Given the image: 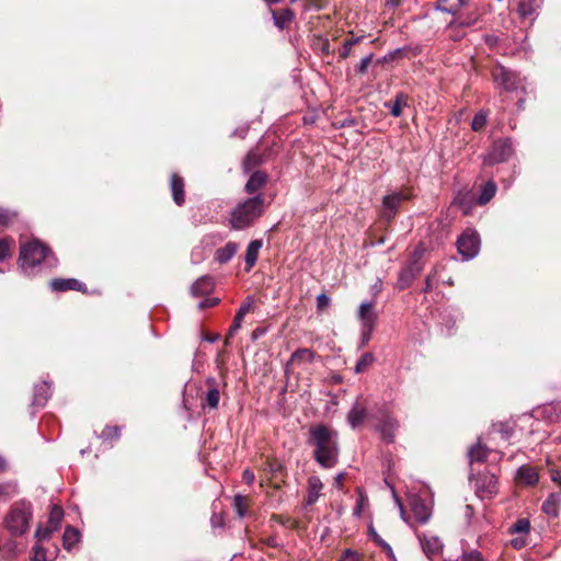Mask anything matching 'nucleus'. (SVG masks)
<instances>
[{"instance_id":"obj_1","label":"nucleus","mask_w":561,"mask_h":561,"mask_svg":"<svg viewBox=\"0 0 561 561\" xmlns=\"http://www.w3.org/2000/svg\"><path fill=\"white\" fill-rule=\"evenodd\" d=\"M307 444L312 447L313 459L324 469L333 468L339 461V433L324 423L310 425Z\"/></svg>"},{"instance_id":"obj_2","label":"nucleus","mask_w":561,"mask_h":561,"mask_svg":"<svg viewBox=\"0 0 561 561\" xmlns=\"http://www.w3.org/2000/svg\"><path fill=\"white\" fill-rule=\"evenodd\" d=\"M265 211V198L262 194L248 197L237 204L230 214V225L234 230H243L255 224Z\"/></svg>"},{"instance_id":"obj_3","label":"nucleus","mask_w":561,"mask_h":561,"mask_svg":"<svg viewBox=\"0 0 561 561\" xmlns=\"http://www.w3.org/2000/svg\"><path fill=\"white\" fill-rule=\"evenodd\" d=\"M413 197L412 190L410 187H403L399 191H394L382 198L381 208L379 211L380 218L387 225H390L397 214L399 213L401 205L410 201Z\"/></svg>"},{"instance_id":"obj_4","label":"nucleus","mask_w":561,"mask_h":561,"mask_svg":"<svg viewBox=\"0 0 561 561\" xmlns=\"http://www.w3.org/2000/svg\"><path fill=\"white\" fill-rule=\"evenodd\" d=\"M31 518L30 508L15 503L5 516L4 525L12 536L20 537L27 533Z\"/></svg>"},{"instance_id":"obj_5","label":"nucleus","mask_w":561,"mask_h":561,"mask_svg":"<svg viewBox=\"0 0 561 561\" xmlns=\"http://www.w3.org/2000/svg\"><path fill=\"white\" fill-rule=\"evenodd\" d=\"M50 253L49 247L34 239L21 244L19 261L22 267H34L39 265Z\"/></svg>"},{"instance_id":"obj_6","label":"nucleus","mask_w":561,"mask_h":561,"mask_svg":"<svg viewBox=\"0 0 561 561\" xmlns=\"http://www.w3.org/2000/svg\"><path fill=\"white\" fill-rule=\"evenodd\" d=\"M470 480L474 481L476 494L481 500L493 499L499 493V479L494 473L483 471L471 474Z\"/></svg>"},{"instance_id":"obj_7","label":"nucleus","mask_w":561,"mask_h":561,"mask_svg":"<svg viewBox=\"0 0 561 561\" xmlns=\"http://www.w3.org/2000/svg\"><path fill=\"white\" fill-rule=\"evenodd\" d=\"M490 73L493 82L507 92L517 90L518 85L520 84L519 75L499 62L492 65Z\"/></svg>"},{"instance_id":"obj_8","label":"nucleus","mask_w":561,"mask_h":561,"mask_svg":"<svg viewBox=\"0 0 561 561\" xmlns=\"http://www.w3.org/2000/svg\"><path fill=\"white\" fill-rule=\"evenodd\" d=\"M513 154V144L511 139L504 138L493 142L489 154L484 159L486 165H494L507 161Z\"/></svg>"},{"instance_id":"obj_9","label":"nucleus","mask_w":561,"mask_h":561,"mask_svg":"<svg viewBox=\"0 0 561 561\" xmlns=\"http://www.w3.org/2000/svg\"><path fill=\"white\" fill-rule=\"evenodd\" d=\"M479 245V234L472 230H466L457 240L458 251L467 260L478 254Z\"/></svg>"},{"instance_id":"obj_10","label":"nucleus","mask_w":561,"mask_h":561,"mask_svg":"<svg viewBox=\"0 0 561 561\" xmlns=\"http://www.w3.org/2000/svg\"><path fill=\"white\" fill-rule=\"evenodd\" d=\"M399 428V422L389 412L382 411L378 421V430L381 438L387 444L394 442L396 432Z\"/></svg>"},{"instance_id":"obj_11","label":"nucleus","mask_w":561,"mask_h":561,"mask_svg":"<svg viewBox=\"0 0 561 561\" xmlns=\"http://www.w3.org/2000/svg\"><path fill=\"white\" fill-rule=\"evenodd\" d=\"M424 268V263L410 262L405 267H403L398 276L397 288L399 290H404L409 288L414 279L420 275V273Z\"/></svg>"},{"instance_id":"obj_12","label":"nucleus","mask_w":561,"mask_h":561,"mask_svg":"<svg viewBox=\"0 0 561 561\" xmlns=\"http://www.w3.org/2000/svg\"><path fill=\"white\" fill-rule=\"evenodd\" d=\"M409 505L414 519L419 524L424 525L428 522L432 515V508L425 500L414 495L409 499Z\"/></svg>"},{"instance_id":"obj_13","label":"nucleus","mask_w":561,"mask_h":561,"mask_svg":"<svg viewBox=\"0 0 561 561\" xmlns=\"http://www.w3.org/2000/svg\"><path fill=\"white\" fill-rule=\"evenodd\" d=\"M206 385L208 387V390L205 393V396L201 397L202 408L204 410L206 408H209L210 410H216L218 408L219 400H220L218 382H217L216 378L208 377L206 379Z\"/></svg>"},{"instance_id":"obj_14","label":"nucleus","mask_w":561,"mask_h":561,"mask_svg":"<svg viewBox=\"0 0 561 561\" xmlns=\"http://www.w3.org/2000/svg\"><path fill=\"white\" fill-rule=\"evenodd\" d=\"M419 540L421 542L423 552L428 559L434 560L440 556L443 551V543L438 537L421 534L419 535Z\"/></svg>"},{"instance_id":"obj_15","label":"nucleus","mask_w":561,"mask_h":561,"mask_svg":"<svg viewBox=\"0 0 561 561\" xmlns=\"http://www.w3.org/2000/svg\"><path fill=\"white\" fill-rule=\"evenodd\" d=\"M49 287L53 291H68L75 290L87 293V285L76 278H54L49 282Z\"/></svg>"},{"instance_id":"obj_16","label":"nucleus","mask_w":561,"mask_h":561,"mask_svg":"<svg viewBox=\"0 0 561 561\" xmlns=\"http://www.w3.org/2000/svg\"><path fill=\"white\" fill-rule=\"evenodd\" d=\"M268 175L265 171H253L244 185V192L253 195L264 188L267 184Z\"/></svg>"},{"instance_id":"obj_17","label":"nucleus","mask_w":561,"mask_h":561,"mask_svg":"<svg viewBox=\"0 0 561 561\" xmlns=\"http://www.w3.org/2000/svg\"><path fill=\"white\" fill-rule=\"evenodd\" d=\"M515 480L525 486H534L539 481V473L535 467L524 465L516 471Z\"/></svg>"},{"instance_id":"obj_18","label":"nucleus","mask_w":561,"mask_h":561,"mask_svg":"<svg viewBox=\"0 0 561 561\" xmlns=\"http://www.w3.org/2000/svg\"><path fill=\"white\" fill-rule=\"evenodd\" d=\"M322 489L323 483L318 476L309 477L307 483V496L304 500V505L306 507L313 505L319 500Z\"/></svg>"},{"instance_id":"obj_19","label":"nucleus","mask_w":561,"mask_h":561,"mask_svg":"<svg viewBox=\"0 0 561 561\" xmlns=\"http://www.w3.org/2000/svg\"><path fill=\"white\" fill-rule=\"evenodd\" d=\"M170 186L173 202L178 206H182L185 203L184 179L178 173H172L170 179Z\"/></svg>"},{"instance_id":"obj_20","label":"nucleus","mask_w":561,"mask_h":561,"mask_svg":"<svg viewBox=\"0 0 561 561\" xmlns=\"http://www.w3.org/2000/svg\"><path fill=\"white\" fill-rule=\"evenodd\" d=\"M368 417V412L366 407L356 401L350 412L347 413V422L352 428H356L364 423V421Z\"/></svg>"},{"instance_id":"obj_21","label":"nucleus","mask_w":561,"mask_h":561,"mask_svg":"<svg viewBox=\"0 0 561 561\" xmlns=\"http://www.w3.org/2000/svg\"><path fill=\"white\" fill-rule=\"evenodd\" d=\"M215 287V283L211 276L205 275L199 277L192 286L191 294L195 297H202L209 295Z\"/></svg>"},{"instance_id":"obj_22","label":"nucleus","mask_w":561,"mask_h":561,"mask_svg":"<svg viewBox=\"0 0 561 561\" xmlns=\"http://www.w3.org/2000/svg\"><path fill=\"white\" fill-rule=\"evenodd\" d=\"M561 507V491L551 493L542 503L541 511L553 518L559 516Z\"/></svg>"},{"instance_id":"obj_23","label":"nucleus","mask_w":561,"mask_h":561,"mask_svg":"<svg viewBox=\"0 0 561 561\" xmlns=\"http://www.w3.org/2000/svg\"><path fill=\"white\" fill-rule=\"evenodd\" d=\"M266 161V156L257 150H251L244 157L241 168L244 173L252 172L255 168L262 165Z\"/></svg>"},{"instance_id":"obj_24","label":"nucleus","mask_w":561,"mask_h":561,"mask_svg":"<svg viewBox=\"0 0 561 561\" xmlns=\"http://www.w3.org/2000/svg\"><path fill=\"white\" fill-rule=\"evenodd\" d=\"M306 522L305 523H301L300 520L298 519H294L287 515H283V514H273L271 516V519L283 525V526H286L293 530H306L307 527H308V523L311 520V518L309 516H306Z\"/></svg>"},{"instance_id":"obj_25","label":"nucleus","mask_w":561,"mask_h":561,"mask_svg":"<svg viewBox=\"0 0 561 561\" xmlns=\"http://www.w3.org/2000/svg\"><path fill=\"white\" fill-rule=\"evenodd\" d=\"M490 451V448H488V446L482 444L481 439H479L477 444L471 446L468 450L470 466H472L474 462H485Z\"/></svg>"},{"instance_id":"obj_26","label":"nucleus","mask_w":561,"mask_h":561,"mask_svg":"<svg viewBox=\"0 0 561 561\" xmlns=\"http://www.w3.org/2000/svg\"><path fill=\"white\" fill-rule=\"evenodd\" d=\"M358 318L363 328L375 327L377 321V313L374 311L373 302H363L359 306Z\"/></svg>"},{"instance_id":"obj_27","label":"nucleus","mask_w":561,"mask_h":561,"mask_svg":"<svg viewBox=\"0 0 561 561\" xmlns=\"http://www.w3.org/2000/svg\"><path fill=\"white\" fill-rule=\"evenodd\" d=\"M264 470L271 474L268 478L270 481L282 478V482H284V478L287 476L286 468L276 458H268L265 461Z\"/></svg>"},{"instance_id":"obj_28","label":"nucleus","mask_w":561,"mask_h":561,"mask_svg":"<svg viewBox=\"0 0 561 561\" xmlns=\"http://www.w3.org/2000/svg\"><path fill=\"white\" fill-rule=\"evenodd\" d=\"M478 20L479 14L476 12H469L467 14L459 15L448 23L446 31H453L454 28L457 27L472 26L478 22Z\"/></svg>"},{"instance_id":"obj_29","label":"nucleus","mask_w":561,"mask_h":561,"mask_svg":"<svg viewBox=\"0 0 561 561\" xmlns=\"http://www.w3.org/2000/svg\"><path fill=\"white\" fill-rule=\"evenodd\" d=\"M262 240H252L247 248L244 261H245V271L250 272L251 268L255 265L259 256V251L262 248Z\"/></svg>"},{"instance_id":"obj_30","label":"nucleus","mask_w":561,"mask_h":561,"mask_svg":"<svg viewBox=\"0 0 561 561\" xmlns=\"http://www.w3.org/2000/svg\"><path fill=\"white\" fill-rule=\"evenodd\" d=\"M409 105V95L399 92L397 93L394 100L386 102L385 107L390 110V113L394 117H399L402 114V108Z\"/></svg>"},{"instance_id":"obj_31","label":"nucleus","mask_w":561,"mask_h":561,"mask_svg":"<svg viewBox=\"0 0 561 561\" xmlns=\"http://www.w3.org/2000/svg\"><path fill=\"white\" fill-rule=\"evenodd\" d=\"M316 353L310 348H298L296 350L288 360L286 367L288 368L290 365L294 364H304V363H312L314 360Z\"/></svg>"},{"instance_id":"obj_32","label":"nucleus","mask_w":561,"mask_h":561,"mask_svg":"<svg viewBox=\"0 0 561 561\" xmlns=\"http://www.w3.org/2000/svg\"><path fill=\"white\" fill-rule=\"evenodd\" d=\"M497 191L496 183L492 180L485 182L481 188L480 194L477 198V204L480 206L486 205L495 195Z\"/></svg>"},{"instance_id":"obj_33","label":"nucleus","mask_w":561,"mask_h":561,"mask_svg":"<svg viewBox=\"0 0 561 561\" xmlns=\"http://www.w3.org/2000/svg\"><path fill=\"white\" fill-rule=\"evenodd\" d=\"M238 249V243L229 241L222 248L217 249L215 257L220 264H225L233 257Z\"/></svg>"},{"instance_id":"obj_34","label":"nucleus","mask_w":561,"mask_h":561,"mask_svg":"<svg viewBox=\"0 0 561 561\" xmlns=\"http://www.w3.org/2000/svg\"><path fill=\"white\" fill-rule=\"evenodd\" d=\"M468 2L469 0H437V8L443 12L456 15Z\"/></svg>"},{"instance_id":"obj_35","label":"nucleus","mask_w":561,"mask_h":561,"mask_svg":"<svg viewBox=\"0 0 561 561\" xmlns=\"http://www.w3.org/2000/svg\"><path fill=\"white\" fill-rule=\"evenodd\" d=\"M50 397V385L42 381L35 385L34 389V404L44 405Z\"/></svg>"},{"instance_id":"obj_36","label":"nucleus","mask_w":561,"mask_h":561,"mask_svg":"<svg viewBox=\"0 0 561 561\" xmlns=\"http://www.w3.org/2000/svg\"><path fill=\"white\" fill-rule=\"evenodd\" d=\"M273 19L276 26L284 28L294 19V12L290 9H282L273 11Z\"/></svg>"},{"instance_id":"obj_37","label":"nucleus","mask_w":561,"mask_h":561,"mask_svg":"<svg viewBox=\"0 0 561 561\" xmlns=\"http://www.w3.org/2000/svg\"><path fill=\"white\" fill-rule=\"evenodd\" d=\"M80 533L72 526H67L62 536V546L66 550H71L73 546L79 541Z\"/></svg>"},{"instance_id":"obj_38","label":"nucleus","mask_w":561,"mask_h":561,"mask_svg":"<svg viewBox=\"0 0 561 561\" xmlns=\"http://www.w3.org/2000/svg\"><path fill=\"white\" fill-rule=\"evenodd\" d=\"M123 427L119 425H106L100 434L103 442L113 443L118 440L122 435Z\"/></svg>"},{"instance_id":"obj_39","label":"nucleus","mask_w":561,"mask_h":561,"mask_svg":"<svg viewBox=\"0 0 561 561\" xmlns=\"http://www.w3.org/2000/svg\"><path fill=\"white\" fill-rule=\"evenodd\" d=\"M250 504H251L250 497L243 496L240 494L234 495L232 506H233L238 517L242 518L245 516Z\"/></svg>"},{"instance_id":"obj_40","label":"nucleus","mask_w":561,"mask_h":561,"mask_svg":"<svg viewBox=\"0 0 561 561\" xmlns=\"http://www.w3.org/2000/svg\"><path fill=\"white\" fill-rule=\"evenodd\" d=\"M62 517H64L62 508L58 505H54L49 513L47 527L54 528V531L57 530L60 526Z\"/></svg>"},{"instance_id":"obj_41","label":"nucleus","mask_w":561,"mask_h":561,"mask_svg":"<svg viewBox=\"0 0 561 561\" xmlns=\"http://www.w3.org/2000/svg\"><path fill=\"white\" fill-rule=\"evenodd\" d=\"M374 362H375V356L373 353L367 352V353L363 354L356 363L355 373L363 374V373L367 371Z\"/></svg>"},{"instance_id":"obj_42","label":"nucleus","mask_w":561,"mask_h":561,"mask_svg":"<svg viewBox=\"0 0 561 561\" xmlns=\"http://www.w3.org/2000/svg\"><path fill=\"white\" fill-rule=\"evenodd\" d=\"M255 308L256 306L254 299L250 296L247 297L236 313L238 316V320L240 318H244L248 313L254 312Z\"/></svg>"},{"instance_id":"obj_43","label":"nucleus","mask_w":561,"mask_h":561,"mask_svg":"<svg viewBox=\"0 0 561 561\" xmlns=\"http://www.w3.org/2000/svg\"><path fill=\"white\" fill-rule=\"evenodd\" d=\"M356 492L358 496L353 514L356 516H360L365 506L368 504V497L360 488H357Z\"/></svg>"},{"instance_id":"obj_44","label":"nucleus","mask_w":561,"mask_h":561,"mask_svg":"<svg viewBox=\"0 0 561 561\" xmlns=\"http://www.w3.org/2000/svg\"><path fill=\"white\" fill-rule=\"evenodd\" d=\"M536 4L533 0H520L518 3V13L522 16L531 15L536 11Z\"/></svg>"},{"instance_id":"obj_45","label":"nucleus","mask_w":561,"mask_h":561,"mask_svg":"<svg viewBox=\"0 0 561 561\" xmlns=\"http://www.w3.org/2000/svg\"><path fill=\"white\" fill-rule=\"evenodd\" d=\"M12 238L0 239V262L11 256Z\"/></svg>"},{"instance_id":"obj_46","label":"nucleus","mask_w":561,"mask_h":561,"mask_svg":"<svg viewBox=\"0 0 561 561\" xmlns=\"http://www.w3.org/2000/svg\"><path fill=\"white\" fill-rule=\"evenodd\" d=\"M530 530V523L526 518L517 519L512 526V533L528 534Z\"/></svg>"},{"instance_id":"obj_47","label":"nucleus","mask_w":561,"mask_h":561,"mask_svg":"<svg viewBox=\"0 0 561 561\" xmlns=\"http://www.w3.org/2000/svg\"><path fill=\"white\" fill-rule=\"evenodd\" d=\"M486 125V115L483 113H477L471 122V128L474 131H480Z\"/></svg>"},{"instance_id":"obj_48","label":"nucleus","mask_w":561,"mask_h":561,"mask_svg":"<svg viewBox=\"0 0 561 561\" xmlns=\"http://www.w3.org/2000/svg\"><path fill=\"white\" fill-rule=\"evenodd\" d=\"M455 204H457L465 215L469 214V210L471 208V199L467 194L459 195L455 198Z\"/></svg>"},{"instance_id":"obj_49","label":"nucleus","mask_w":561,"mask_h":561,"mask_svg":"<svg viewBox=\"0 0 561 561\" xmlns=\"http://www.w3.org/2000/svg\"><path fill=\"white\" fill-rule=\"evenodd\" d=\"M330 304H331V298L325 293H321L320 295H318V297H317L318 312L325 311L327 308L330 306Z\"/></svg>"},{"instance_id":"obj_50","label":"nucleus","mask_w":561,"mask_h":561,"mask_svg":"<svg viewBox=\"0 0 561 561\" xmlns=\"http://www.w3.org/2000/svg\"><path fill=\"white\" fill-rule=\"evenodd\" d=\"M54 533V528L38 526L35 531L37 541L48 540Z\"/></svg>"},{"instance_id":"obj_51","label":"nucleus","mask_w":561,"mask_h":561,"mask_svg":"<svg viewBox=\"0 0 561 561\" xmlns=\"http://www.w3.org/2000/svg\"><path fill=\"white\" fill-rule=\"evenodd\" d=\"M339 561H363L362 556L352 549H345Z\"/></svg>"},{"instance_id":"obj_52","label":"nucleus","mask_w":561,"mask_h":561,"mask_svg":"<svg viewBox=\"0 0 561 561\" xmlns=\"http://www.w3.org/2000/svg\"><path fill=\"white\" fill-rule=\"evenodd\" d=\"M15 214L8 210H0V227H9L14 220Z\"/></svg>"},{"instance_id":"obj_53","label":"nucleus","mask_w":561,"mask_h":561,"mask_svg":"<svg viewBox=\"0 0 561 561\" xmlns=\"http://www.w3.org/2000/svg\"><path fill=\"white\" fill-rule=\"evenodd\" d=\"M371 59H373V54L366 56L365 58H363L360 60V62L357 65L356 67V72L359 73V75H365L368 70V67L371 62Z\"/></svg>"},{"instance_id":"obj_54","label":"nucleus","mask_w":561,"mask_h":561,"mask_svg":"<svg viewBox=\"0 0 561 561\" xmlns=\"http://www.w3.org/2000/svg\"><path fill=\"white\" fill-rule=\"evenodd\" d=\"M243 321V318H240L238 320V316H234L233 323L229 328L228 334L226 336V344L229 343V339L233 336V334L241 328V323Z\"/></svg>"},{"instance_id":"obj_55","label":"nucleus","mask_w":561,"mask_h":561,"mask_svg":"<svg viewBox=\"0 0 561 561\" xmlns=\"http://www.w3.org/2000/svg\"><path fill=\"white\" fill-rule=\"evenodd\" d=\"M369 534H370L371 539L379 547H381L382 549H388V550L391 549L390 546L385 540H382V538L378 535V533L373 527H369Z\"/></svg>"},{"instance_id":"obj_56","label":"nucleus","mask_w":561,"mask_h":561,"mask_svg":"<svg viewBox=\"0 0 561 561\" xmlns=\"http://www.w3.org/2000/svg\"><path fill=\"white\" fill-rule=\"evenodd\" d=\"M33 551H34L33 561H46V550L42 546L35 545L33 547Z\"/></svg>"},{"instance_id":"obj_57","label":"nucleus","mask_w":561,"mask_h":561,"mask_svg":"<svg viewBox=\"0 0 561 561\" xmlns=\"http://www.w3.org/2000/svg\"><path fill=\"white\" fill-rule=\"evenodd\" d=\"M219 301H220L219 298H206L198 304V309L205 310L207 308H213V307L217 306L219 304Z\"/></svg>"},{"instance_id":"obj_58","label":"nucleus","mask_w":561,"mask_h":561,"mask_svg":"<svg viewBox=\"0 0 561 561\" xmlns=\"http://www.w3.org/2000/svg\"><path fill=\"white\" fill-rule=\"evenodd\" d=\"M424 252H425L424 245L422 243L417 244V247L413 251V254H412V257H411L410 262L423 263L422 262V256H423Z\"/></svg>"},{"instance_id":"obj_59","label":"nucleus","mask_w":561,"mask_h":561,"mask_svg":"<svg viewBox=\"0 0 561 561\" xmlns=\"http://www.w3.org/2000/svg\"><path fill=\"white\" fill-rule=\"evenodd\" d=\"M375 327L363 328L360 346H365L371 339Z\"/></svg>"},{"instance_id":"obj_60","label":"nucleus","mask_w":561,"mask_h":561,"mask_svg":"<svg viewBox=\"0 0 561 561\" xmlns=\"http://www.w3.org/2000/svg\"><path fill=\"white\" fill-rule=\"evenodd\" d=\"M463 28L465 27H457L454 28L453 31H447L448 37L453 41H460L465 36Z\"/></svg>"},{"instance_id":"obj_61","label":"nucleus","mask_w":561,"mask_h":561,"mask_svg":"<svg viewBox=\"0 0 561 561\" xmlns=\"http://www.w3.org/2000/svg\"><path fill=\"white\" fill-rule=\"evenodd\" d=\"M242 480L244 483L251 485L254 480H255V476H254V472L250 469H245L243 472H242Z\"/></svg>"},{"instance_id":"obj_62","label":"nucleus","mask_w":561,"mask_h":561,"mask_svg":"<svg viewBox=\"0 0 561 561\" xmlns=\"http://www.w3.org/2000/svg\"><path fill=\"white\" fill-rule=\"evenodd\" d=\"M211 526L213 527H222L224 526V517L221 514H213L211 516Z\"/></svg>"},{"instance_id":"obj_63","label":"nucleus","mask_w":561,"mask_h":561,"mask_svg":"<svg viewBox=\"0 0 561 561\" xmlns=\"http://www.w3.org/2000/svg\"><path fill=\"white\" fill-rule=\"evenodd\" d=\"M320 42H321V51L323 53V55L329 56L330 54H332L329 39L320 38Z\"/></svg>"},{"instance_id":"obj_64","label":"nucleus","mask_w":561,"mask_h":561,"mask_svg":"<svg viewBox=\"0 0 561 561\" xmlns=\"http://www.w3.org/2000/svg\"><path fill=\"white\" fill-rule=\"evenodd\" d=\"M352 46H350L347 43H344L342 48L340 49V58L346 59L351 56Z\"/></svg>"}]
</instances>
